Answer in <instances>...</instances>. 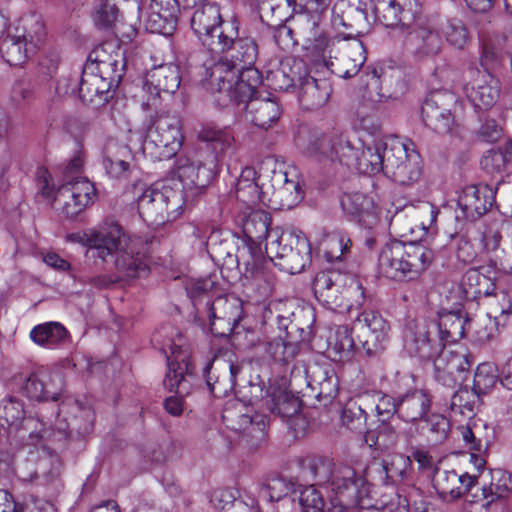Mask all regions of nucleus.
<instances>
[{"label":"nucleus","mask_w":512,"mask_h":512,"mask_svg":"<svg viewBox=\"0 0 512 512\" xmlns=\"http://www.w3.org/2000/svg\"><path fill=\"white\" fill-rule=\"evenodd\" d=\"M358 141L339 128L310 133L300 144L302 152L323 165L340 163L355 166L363 174L386 173V156L390 139L373 138L363 141L358 153Z\"/></svg>","instance_id":"1"},{"label":"nucleus","mask_w":512,"mask_h":512,"mask_svg":"<svg viewBox=\"0 0 512 512\" xmlns=\"http://www.w3.org/2000/svg\"><path fill=\"white\" fill-rule=\"evenodd\" d=\"M472 322L463 309V303L456 301L452 306L441 304L438 321L415 324V330L408 326L404 345L408 353L419 359H430L439 354L446 343H453L470 334Z\"/></svg>","instance_id":"2"},{"label":"nucleus","mask_w":512,"mask_h":512,"mask_svg":"<svg viewBox=\"0 0 512 512\" xmlns=\"http://www.w3.org/2000/svg\"><path fill=\"white\" fill-rule=\"evenodd\" d=\"M333 512H355V509H375L386 512H409L410 504L393 487L385 486V492L371 489L365 479L349 466H340L332 474Z\"/></svg>","instance_id":"3"},{"label":"nucleus","mask_w":512,"mask_h":512,"mask_svg":"<svg viewBox=\"0 0 512 512\" xmlns=\"http://www.w3.org/2000/svg\"><path fill=\"white\" fill-rule=\"evenodd\" d=\"M422 0H375L374 14L385 26L410 29L404 39V49L416 59L437 55L442 40L436 30L428 25L411 27L420 15Z\"/></svg>","instance_id":"4"},{"label":"nucleus","mask_w":512,"mask_h":512,"mask_svg":"<svg viewBox=\"0 0 512 512\" xmlns=\"http://www.w3.org/2000/svg\"><path fill=\"white\" fill-rule=\"evenodd\" d=\"M68 238L87 246L91 257L112 264L119 273L117 280L140 278L148 274L145 260L135 253L118 225L112 226L107 232L90 231L82 235L71 234Z\"/></svg>","instance_id":"5"},{"label":"nucleus","mask_w":512,"mask_h":512,"mask_svg":"<svg viewBox=\"0 0 512 512\" xmlns=\"http://www.w3.org/2000/svg\"><path fill=\"white\" fill-rule=\"evenodd\" d=\"M123 76V66L107 55L102 46L96 47L84 65L79 82V97L89 104L103 105L111 97V90L117 87Z\"/></svg>","instance_id":"6"},{"label":"nucleus","mask_w":512,"mask_h":512,"mask_svg":"<svg viewBox=\"0 0 512 512\" xmlns=\"http://www.w3.org/2000/svg\"><path fill=\"white\" fill-rule=\"evenodd\" d=\"M262 179L268 180L264 205L274 210L292 209L304 198V180L296 166L286 165L275 156L263 159Z\"/></svg>","instance_id":"7"},{"label":"nucleus","mask_w":512,"mask_h":512,"mask_svg":"<svg viewBox=\"0 0 512 512\" xmlns=\"http://www.w3.org/2000/svg\"><path fill=\"white\" fill-rule=\"evenodd\" d=\"M152 343L166 357L168 372L163 380L169 391H175L179 396L189 393V381L193 365L189 362L190 354L184 345V338L173 326L158 329L152 337Z\"/></svg>","instance_id":"8"},{"label":"nucleus","mask_w":512,"mask_h":512,"mask_svg":"<svg viewBox=\"0 0 512 512\" xmlns=\"http://www.w3.org/2000/svg\"><path fill=\"white\" fill-rule=\"evenodd\" d=\"M180 186L163 179L147 187L137 199L140 217L153 226L179 218L187 207Z\"/></svg>","instance_id":"9"},{"label":"nucleus","mask_w":512,"mask_h":512,"mask_svg":"<svg viewBox=\"0 0 512 512\" xmlns=\"http://www.w3.org/2000/svg\"><path fill=\"white\" fill-rule=\"evenodd\" d=\"M351 247L350 237L342 231H334L323 239L321 250L326 260L333 265L319 272L313 281L316 288L355 287L363 288V283L358 275L352 270H343L346 266L342 262L344 256Z\"/></svg>","instance_id":"10"},{"label":"nucleus","mask_w":512,"mask_h":512,"mask_svg":"<svg viewBox=\"0 0 512 512\" xmlns=\"http://www.w3.org/2000/svg\"><path fill=\"white\" fill-rule=\"evenodd\" d=\"M265 250L279 269L290 274L300 273L310 261L311 248L306 236L299 230L276 227L265 243Z\"/></svg>","instance_id":"11"},{"label":"nucleus","mask_w":512,"mask_h":512,"mask_svg":"<svg viewBox=\"0 0 512 512\" xmlns=\"http://www.w3.org/2000/svg\"><path fill=\"white\" fill-rule=\"evenodd\" d=\"M230 32L226 33V68L228 62L230 68L240 72V79L236 84V91L242 95L240 101L250 98L254 92V85L246 83V78L255 77L258 79V72L252 69L257 58V45L254 40L247 36H240L239 22L233 16L229 21Z\"/></svg>","instance_id":"12"},{"label":"nucleus","mask_w":512,"mask_h":512,"mask_svg":"<svg viewBox=\"0 0 512 512\" xmlns=\"http://www.w3.org/2000/svg\"><path fill=\"white\" fill-rule=\"evenodd\" d=\"M341 465H334L332 460L321 457L313 461L310 470L315 484L305 486L299 491V504L302 512H333V500L336 491L333 490L332 474Z\"/></svg>","instance_id":"13"},{"label":"nucleus","mask_w":512,"mask_h":512,"mask_svg":"<svg viewBox=\"0 0 512 512\" xmlns=\"http://www.w3.org/2000/svg\"><path fill=\"white\" fill-rule=\"evenodd\" d=\"M8 30L0 43L2 57L11 66L23 64L43 41L44 25L37 19H22Z\"/></svg>","instance_id":"14"},{"label":"nucleus","mask_w":512,"mask_h":512,"mask_svg":"<svg viewBox=\"0 0 512 512\" xmlns=\"http://www.w3.org/2000/svg\"><path fill=\"white\" fill-rule=\"evenodd\" d=\"M390 150L386 156L385 175L400 185H410L420 179L422 173L421 156L412 143L390 139Z\"/></svg>","instance_id":"15"},{"label":"nucleus","mask_w":512,"mask_h":512,"mask_svg":"<svg viewBox=\"0 0 512 512\" xmlns=\"http://www.w3.org/2000/svg\"><path fill=\"white\" fill-rule=\"evenodd\" d=\"M184 141L180 119L176 115L163 114L148 128L143 149L157 148L160 159H170L181 149Z\"/></svg>","instance_id":"16"},{"label":"nucleus","mask_w":512,"mask_h":512,"mask_svg":"<svg viewBox=\"0 0 512 512\" xmlns=\"http://www.w3.org/2000/svg\"><path fill=\"white\" fill-rule=\"evenodd\" d=\"M191 27L211 54L224 53V27L221 6L205 3L191 18Z\"/></svg>","instance_id":"17"},{"label":"nucleus","mask_w":512,"mask_h":512,"mask_svg":"<svg viewBox=\"0 0 512 512\" xmlns=\"http://www.w3.org/2000/svg\"><path fill=\"white\" fill-rule=\"evenodd\" d=\"M277 80L275 89H287L290 86L299 85L301 90L300 100L308 108L324 106L332 93V85L326 78H313L309 75H287L284 69L274 73Z\"/></svg>","instance_id":"18"},{"label":"nucleus","mask_w":512,"mask_h":512,"mask_svg":"<svg viewBox=\"0 0 512 512\" xmlns=\"http://www.w3.org/2000/svg\"><path fill=\"white\" fill-rule=\"evenodd\" d=\"M464 91L467 98L478 109H489L498 101L500 81L490 72L470 67L465 72Z\"/></svg>","instance_id":"19"},{"label":"nucleus","mask_w":512,"mask_h":512,"mask_svg":"<svg viewBox=\"0 0 512 512\" xmlns=\"http://www.w3.org/2000/svg\"><path fill=\"white\" fill-rule=\"evenodd\" d=\"M456 102V97L452 93L440 91L433 93L422 106L424 124L440 135L453 133L457 124L448 106Z\"/></svg>","instance_id":"20"},{"label":"nucleus","mask_w":512,"mask_h":512,"mask_svg":"<svg viewBox=\"0 0 512 512\" xmlns=\"http://www.w3.org/2000/svg\"><path fill=\"white\" fill-rule=\"evenodd\" d=\"M429 360H433L435 379L450 388L461 385L466 380L472 365L468 354L445 349V346L439 354Z\"/></svg>","instance_id":"21"},{"label":"nucleus","mask_w":512,"mask_h":512,"mask_svg":"<svg viewBox=\"0 0 512 512\" xmlns=\"http://www.w3.org/2000/svg\"><path fill=\"white\" fill-rule=\"evenodd\" d=\"M213 178L214 174L210 168L185 160V163L178 165L171 176L165 180L180 183V191L185 204L188 205L209 185Z\"/></svg>","instance_id":"22"},{"label":"nucleus","mask_w":512,"mask_h":512,"mask_svg":"<svg viewBox=\"0 0 512 512\" xmlns=\"http://www.w3.org/2000/svg\"><path fill=\"white\" fill-rule=\"evenodd\" d=\"M179 67L173 63L151 68L144 79L143 90L148 94L146 105H155L161 94H174L180 87Z\"/></svg>","instance_id":"23"},{"label":"nucleus","mask_w":512,"mask_h":512,"mask_svg":"<svg viewBox=\"0 0 512 512\" xmlns=\"http://www.w3.org/2000/svg\"><path fill=\"white\" fill-rule=\"evenodd\" d=\"M432 484L439 498L445 502L457 500L471 493L478 484V477L468 473L458 474L455 470L436 468Z\"/></svg>","instance_id":"24"},{"label":"nucleus","mask_w":512,"mask_h":512,"mask_svg":"<svg viewBox=\"0 0 512 512\" xmlns=\"http://www.w3.org/2000/svg\"><path fill=\"white\" fill-rule=\"evenodd\" d=\"M262 166L263 159L257 168L252 166L243 167L236 178L234 194L243 205H256L258 203L264 205L265 195L263 192H267L269 182L262 179Z\"/></svg>","instance_id":"25"},{"label":"nucleus","mask_w":512,"mask_h":512,"mask_svg":"<svg viewBox=\"0 0 512 512\" xmlns=\"http://www.w3.org/2000/svg\"><path fill=\"white\" fill-rule=\"evenodd\" d=\"M495 202V191L484 184L468 185L458 198L462 217L474 221L483 216Z\"/></svg>","instance_id":"26"},{"label":"nucleus","mask_w":512,"mask_h":512,"mask_svg":"<svg viewBox=\"0 0 512 512\" xmlns=\"http://www.w3.org/2000/svg\"><path fill=\"white\" fill-rule=\"evenodd\" d=\"M357 329L368 331L363 348L368 356H374L382 351L388 341V322L376 311H364L354 321Z\"/></svg>","instance_id":"27"},{"label":"nucleus","mask_w":512,"mask_h":512,"mask_svg":"<svg viewBox=\"0 0 512 512\" xmlns=\"http://www.w3.org/2000/svg\"><path fill=\"white\" fill-rule=\"evenodd\" d=\"M253 205H244L240 213L235 217V223L241 228L244 236L252 243L259 244L263 240L268 242L269 235L274 228L269 230L271 218L263 210L252 209Z\"/></svg>","instance_id":"28"},{"label":"nucleus","mask_w":512,"mask_h":512,"mask_svg":"<svg viewBox=\"0 0 512 512\" xmlns=\"http://www.w3.org/2000/svg\"><path fill=\"white\" fill-rule=\"evenodd\" d=\"M490 479L483 483L480 493L472 494L471 502L488 508L499 499L508 497L512 493V474L504 469L495 468L490 470Z\"/></svg>","instance_id":"29"},{"label":"nucleus","mask_w":512,"mask_h":512,"mask_svg":"<svg viewBox=\"0 0 512 512\" xmlns=\"http://www.w3.org/2000/svg\"><path fill=\"white\" fill-rule=\"evenodd\" d=\"M62 378L59 374H51L46 370L32 373L23 386L24 393L37 401H56L62 391Z\"/></svg>","instance_id":"30"},{"label":"nucleus","mask_w":512,"mask_h":512,"mask_svg":"<svg viewBox=\"0 0 512 512\" xmlns=\"http://www.w3.org/2000/svg\"><path fill=\"white\" fill-rule=\"evenodd\" d=\"M343 211L357 219L365 228L372 229L379 222V214L373 201L360 192L344 193L340 200Z\"/></svg>","instance_id":"31"},{"label":"nucleus","mask_w":512,"mask_h":512,"mask_svg":"<svg viewBox=\"0 0 512 512\" xmlns=\"http://www.w3.org/2000/svg\"><path fill=\"white\" fill-rule=\"evenodd\" d=\"M269 419L267 415L261 413H241L235 424H231V429L241 433L242 441L249 449H254L265 439Z\"/></svg>","instance_id":"32"},{"label":"nucleus","mask_w":512,"mask_h":512,"mask_svg":"<svg viewBox=\"0 0 512 512\" xmlns=\"http://www.w3.org/2000/svg\"><path fill=\"white\" fill-rule=\"evenodd\" d=\"M406 244L394 240L381 249L378 258V267L380 273L390 279L401 280L405 277Z\"/></svg>","instance_id":"33"},{"label":"nucleus","mask_w":512,"mask_h":512,"mask_svg":"<svg viewBox=\"0 0 512 512\" xmlns=\"http://www.w3.org/2000/svg\"><path fill=\"white\" fill-rule=\"evenodd\" d=\"M366 61V51L360 40L345 42L337 63H331L332 71L341 78L355 76Z\"/></svg>","instance_id":"34"},{"label":"nucleus","mask_w":512,"mask_h":512,"mask_svg":"<svg viewBox=\"0 0 512 512\" xmlns=\"http://www.w3.org/2000/svg\"><path fill=\"white\" fill-rule=\"evenodd\" d=\"M282 113L275 99L251 98L246 104V118L255 126L268 129L278 121Z\"/></svg>","instance_id":"35"},{"label":"nucleus","mask_w":512,"mask_h":512,"mask_svg":"<svg viewBox=\"0 0 512 512\" xmlns=\"http://www.w3.org/2000/svg\"><path fill=\"white\" fill-rule=\"evenodd\" d=\"M212 62L205 63V74L201 80L206 96L215 106L222 107V83L224 82V53L211 54Z\"/></svg>","instance_id":"36"},{"label":"nucleus","mask_w":512,"mask_h":512,"mask_svg":"<svg viewBox=\"0 0 512 512\" xmlns=\"http://www.w3.org/2000/svg\"><path fill=\"white\" fill-rule=\"evenodd\" d=\"M399 418L405 422L422 419L430 409L431 397L420 389L408 391L399 397Z\"/></svg>","instance_id":"37"},{"label":"nucleus","mask_w":512,"mask_h":512,"mask_svg":"<svg viewBox=\"0 0 512 512\" xmlns=\"http://www.w3.org/2000/svg\"><path fill=\"white\" fill-rule=\"evenodd\" d=\"M366 398V395L350 398L341 410L340 421L342 426L353 433L363 434L368 430Z\"/></svg>","instance_id":"38"},{"label":"nucleus","mask_w":512,"mask_h":512,"mask_svg":"<svg viewBox=\"0 0 512 512\" xmlns=\"http://www.w3.org/2000/svg\"><path fill=\"white\" fill-rule=\"evenodd\" d=\"M61 195L66 198H78V204L73 208L86 209L93 203L96 196L94 184L86 178L73 177L60 186Z\"/></svg>","instance_id":"39"},{"label":"nucleus","mask_w":512,"mask_h":512,"mask_svg":"<svg viewBox=\"0 0 512 512\" xmlns=\"http://www.w3.org/2000/svg\"><path fill=\"white\" fill-rule=\"evenodd\" d=\"M265 406L272 414L289 418L299 410L296 399L291 397L284 389L270 386L266 392Z\"/></svg>","instance_id":"40"},{"label":"nucleus","mask_w":512,"mask_h":512,"mask_svg":"<svg viewBox=\"0 0 512 512\" xmlns=\"http://www.w3.org/2000/svg\"><path fill=\"white\" fill-rule=\"evenodd\" d=\"M34 343L47 348H53L68 339V331L59 322H47L35 326L30 331Z\"/></svg>","instance_id":"41"},{"label":"nucleus","mask_w":512,"mask_h":512,"mask_svg":"<svg viewBox=\"0 0 512 512\" xmlns=\"http://www.w3.org/2000/svg\"><path fill=\"white\" fill-rule=\"evenodd\" d=\"M484 295L490 298L488 317L494 319L496 327L504 326L512 314V290H485Z\"/></svg>","instance_id":"42"},{"label":"nucleus","mask_w":512,"mask_h":512,"mask_svg":"<svg viewBox=\"0 0 512 512\" xmlns=\"http://www.w3.org/2000/svg\"><path fill=\"white\" fill-rule=\"evenodd\" d=\"M479 38L481 41L480 64L484 68L483 71L490 72L491 69L497 67L502 60V38L493 39L484 30H479Z\"/></svg>","instance_id":"43"},{"label":"nucleus","mask_w":512,"mask_h":512,"mask_svg":"<svg viewBox=\"0 0 512 512\" xmlns=\"http://www.w3.org/2000/svg\"><path fill=\"white\" fill-rule=\"evenodd\" d=\"M431 259L432 252L426 247L413 243L407 244L405 253V263L407 264L405 277L411 274L410 278H412L414 274L424 270L430 264Z\"/></svg>","instance_id":"44"},{"label":"nucleus","mask_w":512,"mask_h":512,"mask_svg":"<svg viewBox=\"0 0 512 512\" xmlns=\"http://www.w3.org/2000/svg\"><path fill=\"white\" fill-rule=\"evenodd\" d=\"M329 345L339 360L351 359L355 347L352 330L347 325L337 326Z\"/></svg>","instance_id":"45"},{"label":"nucleus","mask_w":512,"mask_h":512,"mask_svg":"<svg viewBox=\"0 0 512 512\" xmlns=\"http://www.w3.org/2000/svg\"><path fill=\"white\" fill-rule=\"evenodd\" d=\"M292 488V483L280 476L265 479L261 484L258 497L262 501L276 502L285 497Z\"/></svg>","instance_id":"46"},{"label":"nucleus","mask_w":512,"mask_h":512,"mask_svg":"<svg viewBox=\"0 0 512 512\" xmlns=\"http://www.w3.org/2000/svg\"><path fill=\"white\" fill-rule=\"evenodd\" d=\"M498 379H500V376L494 363L484 362L479 364L474 373V392L478 395L486 394L495 386Z\"/></svg>","instance_id":"47"},{"label":"nucleus","mask_w":512,"mask_h":512,"mask_svg":"<svg viewBox=\"0 0 512 512\" xmlns=\"http://www.w3.org/2000/svg\"><path fill=\"white\" fill-rule=\"evenodd\" d=\"M480 396L474 392V388L469 390L467 387H459L451 397V411L466 417L472 416Z\"/></svg>","instance_id":"48"},{"label":"nucleus","mask_w":512,"mask_h":512,"mask_svg":"<svg viewBox=\"0 0 512 512\" xmlns=\"http://www.w3.org/2000/svg\"><path fill=\"white\" fill-rule=\"evenodd\" d=\"M314 296L319 301H323L324 305L333 311L339 313L350 312L353 303L347 298V294L351 290H312Z\"/></svg>","instance_id":"49"},{"label":"nucleus","mask_w":512,"mask_h":512,"mask_svg":"<svg viewBox=\"0 0 512 512\" xmlns=\"http://www.w3.org/2000/svg\"><path fill=\"white\" fill-rule=\"evenodd\" d=\"M461 435L466 447L472 451L470 462L478 470L483 468L486 462L480 453L488 449V441L477 437L476 433L468 425L461 427Z\"/></svg>","instance_id":"50"},{"label":"nucleus","mask_w":512,"mask_h":512,"mask_svg":"<svg viewBox=\"0 0 512 512\" xmlns=\"http://www.w3.org/2000/svg\"><path fill=\"white\" fill-rule=\"evenodd\" d=\"M446 41L457 49H464L470 41V34L465 23L458 18L449 19L442 27Z\"/></svg>","instance_id":"51"},{"label":"nucleus","mask_w":512,"mask_h":512,"mask_svg":"<svg viewBox=\"0 0 512 512\" xmlns=\"http://www.w3.org/2000/svg\"><path fill=\"white\" fill-rule=\"evenodd\" d=\"M144 27L151 33H157L164 36H171L176 30L177 18H168L162 14L148 10L144 15Z\"/></svg>","instance_id":"52"},{"label":"nucleus","mask_w":512,"mask_h":512,"mask_svg":"<svg viewBox=\"0 0 512 512\" xmlns=\"http://www.w3.org/2000/svg\"><path fill=\"white\" fill-rule=\"evenodd\" d=\"M298 348L294 343L275 339L268 343L267 353L275 362L289 363L297 355Z\"/></svg>","instance_id":"53"},{"label":"nucleus","mask_w":512,"mask_h":512,"mask_svg":"<svg viewBox=\"0 0 512 512\" xmlns=\"http://www.w3.org/2000/svg\"><path fill=\"white\" fill-rule=\"evenodd\" d=\"M426 430L429 440L434 443L443 442L450 431L449 420L440 414H432L426 420Z\"/></svg>","instance_id":"54"},{"label":"nucleus","mask_w":512,"mask_h":512,"mask_svg":"<svg viewBox=\"0 0 512 512\" xmlns=\"http://www.w3.org/2000/svg\"><path fill=\"white\" fill-rule=\"evenodd\" d=\"M481 166L488 173L509 171L505 147L503 146L498 150L492 149L487 151L481 159Z\"/></svg>","instance_id":"55"},{"label":"nucleus","mask_w":512,"mask_h":512,"mask_svg":"<svg viewBox=\"0 0 512 512\" xmlns=\"http://www.w3.org/2000/svg\"><path fill=\"white\" fill-rule=\"evenodd\" d=\"M117 13L118 9L114 0H100L99 7L94 14V22L99 28H111L117 20Z\"/></svg>","instance_id":"56"},{"label":"nucleus","mask_w":512,"mask_h":512,"mask_svg":"<svg viewBox=\"0 0 512 512\" xmlns=\"http://www.w3.org/2000/svg\"><path fill=\"white\" fill-rule=\"evenodd\" d=\"M0 415L9 425L19 424L25 418L23 402L14 397L5 399Z\"/></svg>","instance_id":"57"},{"label":"nucleus","mask_w":512,"mask_h":512,"mask_svg":"<svg viewBox=\"0 0 512 512\" xmlns=\"http://www.w3.org/2000/svg\"><path fill=\"white\" fill-rule=\"evenodd\" d=\"M374 397L377 399L375 410L377 415L382 417L381 421L389 419L395 413L399 416V397L395 399L381 392H375Z\"/></svg>","instance_id":"58"},{"label":"nucleus","mask_w":512,"mask_h":512,"mask_svg":"<svg viewBox=\"0 0 512 512\" xmlns=\"http://www.w3.org/2000/svg\"><path fill=\"white\" fill-rule=\"evenodd\" d=\"M226 512H256L254 500L249 504L240 498L237 488L226 489Z\"/></svg>","instance_id":"59"},{"label":"nucleus","mask_w":512,"mask_h":512,"mask_svg":"<svg viewBox=\"0 0 512 512\" xmlns=\"http://www.w3.org/2000/svg\"><path fill=\"white\" fill-rule=\"evenodd\" d=\"M103 166L107 174L114 178L125 177L128 174L130 164L124 159L114 155H106Z\"/></svg>","instance_id":"60"},{"label":"nucleus","mask_w":512,"mask_h":512,"mask_svg":"<svg viewBox=\"0 0 512 512\" xmlns=\"http://www.w3.org/2000/svg\"><path fill=\"white\" fill-rule=\"evenodd\" d=\"M200 138L210 143L215 152L224 151V132L221 128L207 126L201 131Z\"/></svg>","instance_id":"61"},{"label":"nucleus","mask_w":512,"mask_h":512,"mask_svg":"<svg viewBox=\"0 0 512 512\" xmlns=\"http://www.w3.org/2000/svg\"><path fill=\"white\" fill-rule=\"evenodd\" d=\"M148 10L162 14L166 18H177V1L176 0H151Z\"/></svg>","instance_id":"62"},{"label":"nucleus","mask_w":512,"mask_h":512,"mask_svg":"<svg viewBox=\"0 0 512 512\" xmlns=\"http://www.w3.org/2000/svg\"><path fill=\"white\" fill-rule=\"evenodd\" d=\"M55 201L56 203H58L59 205H61V210H62V213L67 217V218H75L77 217L81 212H83L85 209H77V208H73V204L74 205H77L78 204V198H66L64 196L61 195V188L58 189L57 191V194H56V197H55Z\"/></svg>","instance_id":"63"},{"label":"nucleus","mask_w":512,"mask_h":512,"mask_svg":"<svg viewBox=\"0 0 512 512\" xmlns=\"http://www.w3.org/2000/svg\"><path fill=\"white\" fill-rule=\"evenodd\" d=\"M479 135L486 142L493 143L500 139L502 128L494 120H488L482 124Z\"/></svg>","instance_id":"64"}]
</instances>
